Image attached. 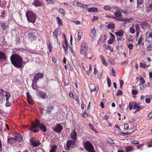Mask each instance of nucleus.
Instances as JSON below:
<instances>
[{
    "instance_id": "obj_1",
    "label": "nucleus",
    "mask_w": 152,
    "mask_h": 152,
    "mask_svg": "<svg viewBox=\"0 0 152 152\" xmlns=\"http://www.w3.org/2000/svg\"><path fill=\"white\" fill-rule=\"evenodd\" d=\"M10 60L12 64L15 66L19 68L23 67V58L18 54H13L11 56Z\"/></svg>"
},
{
    "instance_id": "obj_2",
    "label": "nucleus",
    "mask_w": 152,
    "mask_h": 152,
    "mask_svg": "<svg viewBox=\"0 0 152 152\" xmlns=\"http://www.w3.org/2000/svg\"><path fill=\"white\" fill-rule=\"evenodd\" d=\"M39 128L44 132L46 131L45 126L38 121L36 120L35 122L32 123L31 127L29 128V130L31 132H37L39 131Z\"/></svg>"
},
{
    "instance_id": "obj_3",
    "label": "nucleus",
    "mask_w": 152,
    "mask_h": 152,
    "mask_svg": "<svg viewBox=\"0 0 152 152\" xmlns=\"http://www.w3.org/2000/svg\"><path fill=\"white\" fill-rule=\"evenodd\" d=\"M26 15L28 22L33 23H35L36 17L35 15L32 12L28 11L26 12Z\"/></svg>"
},
{
    "instance_id": "obj_4",
    "label": "nucleus",
    "mask_w": 152,
    "mask_h": 152,
    "mask_svg": "<svg viewBox=\"0 0 152 152\" xmlns=\"http://www.w3.org/2000/svg\"><path fill=\"white\" fill-rule=\"evenodd\" d=\"M88 49V47L87 43L85 42H83L81 45L80 53L82 54H84V57H86L87 56L86 52Z\"/></svg>"
},
{
    "instance_id": "obj_5",
    "label": "nucleus",
    "mask_w": 152,
    "mask_h": 152,
    "mask_svg": "<svg viewBox=\"0 0 152 152\" xmlns=\"http://www.w3.org/2000/svg\"><path fill=\"white\" fill-rule=\"evenodd\" d=\"M76 141L69 140H68L66 142L65 149L66 150H69L70 148H72L76 146Z\"/></svg>"
},
{
    "instance_id": "obj_6",
    "label": "nucleus",
    "mask_w": 152,
    "mask_h": 152,
    "mask_svg": "<svg viewBox=\"0 0 152 152\" xmlns=\"http://www.w3.org/2000/svg\"><path fill=\"white\" fill-rule=\"evenodd\" d=\"M85 145L86 148L89 152H95L93 146L90 142H86L85 143Z\"/></svg>"
},
{
    "instance_id": "obj_7",
    "label": "nucleus",
    "mask_w": 152,
    "mask_h": 152,
    "mask_svg": "<svg viewBox=\"0 0 152 152\" xmlns=\"http://www.w3.org/2000/svg\"><path fill=\"white\" fill-rule=\"evenodd\" d=\"M10 93L8 92H5L4 91L1 89L0 90V101H4L5 99L4 96L6 98V95L7 93Z\"/></svg>"
},
{
    "instance_id": "obj_8",
    "label": "nucleus",
    "mask_w": 152,
    "mask_h": 152,
    "mask_svg": "<svg viewBox=\"0 0 152 152\" xmlns=\"http://www.w3.org/2000/svg\"><path fill=\"white\" fill-rule=\"evenodd\" d=\"M70 136L72 140L76 141L77 138V134L75 130H73L72 132L70 133Z\"/></svg>"
},
{
    "instance_id": "obj_9",
    "label": "nucleus",
    "mask_w": 152,
    "mask_h": 152,
    "mask_svg": "<svg viewBox=\"0 0 152 152\" xmlns=\"http://www.w3.org/2000/svg\"><path fill=\"white\" fill-rule=\"evenodd\" d=\"M43 76V74L42 73H38L34 76V81H37L39 78H42Z\"/></svg>"
},
{
    "instance_id": "obj_10",
    "label": "nucleus",
    "mask_w": 152,
    "mask_h": 152,
    "mask_svg": "<svg viewBox=\"0 0 152 152\" xmlns=\"http://www.w3.org/2000/svg\"><path fill=\"white\" fill-rule=\"evenodd\" d=\"M140 26L142 29L149 28L150 27V25L146 22H142L141 23Z\"/></svg>"
},
{
    "instance_id": "obj_11",
    "label": "nucleus",
    "mask_w": 152,
    "mask_h": 152,
    "mask_svg": "<svg viewBox=\"0 0 152 152\" xmlns=\"http://www.w3.org/2000/svg\"><path fill=\"white\" fill-rule=\"evenodd\" d=\"M63 129L62 126L60 124H58L54 128V130L57 132H60Z\"/></svg>"
},
{
    "instance_id": "obj_12",
    "label": "nucleus",
    "mask_w": 152,
    "mask_h": 152,
    "mask_svg": "<svg viewBox=\"0 0 152 152\" xmlns=\"http://www.w3.org/2000/svg\"><path fill=\"white\" fill-rule=\"evenodd\" d=\"M10 97V93H7L6 95V100L7 101V102L5 104V105L7 107H10L11 105V103L8 101L9 98Z\"/></svg>"
},
{
    "instance_id": "obj_13",
    "label": "nucleus",
    "mask_w": 152,
    "mask_h": 152,
    "mask_svg": "<svg viewBox=\"0 0 152 152\" xmlns=\"http://www.w3.org/2000/svg\"><path fill=\"white\" fill-rule=\"evenodd\" d=\"M37 94L43 99H45L47 96L45 93L41 91H38Z\"/></svg>"
},
{
    "instance_id": "obj_14",
    "label": "nucleus",
    "mask_w": 152,
    "mask_h": 152,
    "mask_svg": "<svg viewBox=\"0 0 152 152\" xmlns=\"http://www.w3.org/2000/svg\"><path fill=\"white\" fill-rule=\"evenodd\" d=\"M30 142L34 147L38 146L40 144L39 141H35L31 140Z\"/></svg>"
},
{
    "instance_id": "obj_15",
    "label": "nucleus",
    "mask_w": 152,
    "mask_h": 152,
    "mask_svg": "<svg viewBox=\"0 0 152 152\" xmlns=\"http://www.w3.org/2000/svg\"><path fill=\"white\" fill-rule=\"evenodd\" d=\"M90 89L91 92L94 91H96L97 92L99 90V88L97 86H96L94 85H91L90 87Z\"/></svg>"
},
{
    "instance_id": "obj_16",
    "label": "nucleus",
    "mask_w": 152,
    "mask_h": 152,
    "mask_svg": "<svg viewBox=\"0 0 152 152\" xmlns=\"http://www.w3.org/2000/svg\"><path fill=\"white\" fill-rule=\"evenodd\" d=\"M134 109L140 110L141 109H143V107L142 106H140V104L134 102Z\"/></svg>"
},
{
    "instance_id": "obj_17",
    "label": "nucleus",
    "mask_w": 152,
    "mask_h": 152,
    "mask_svg": "<svg viewBox=\"0 0 152 152\" xmlns=\"http://www.w3.org/2000/svg\"><path fill=\"white\" fill-rule=\"evenodd\" d=\"M32 4L36 7H40L41 6V3L39 0H34Z\"/></svg>"
},
{
    "instance_id": "obj_18",
    "label": "nucleus",
    "mask_w": 152,
    "mask_h": 152,
    "mask_svg": "<svg viewBox=\"0 0 152 152\" xmlns=\"http://www.w3.org/2000/svg\"><path fill=\"white\" fill-rule=\"evenodd\" d=\"M15 138L16 141L19 142H20L22 140L23 138L22 135L20 134H18L16 136Z\"/></svg>"
},
{
    "instance_id": "obj_19",
    "label": "nucleus",
    "mask_w": 152,
    "mask_h": 152,
    "mask_svg": "<svg viewBox=\"0 0 152 152\" xmlns=\"http://www.w3.org/2000/svg\"><path fill=\"white\" fill-rule=\"evenodd\" d=\"M96 30L94 28H93L91 30V32L90 33V35L92 37H96Z\"/></svg>"
},
{
    "instance_id": "obj_20",
    "label": "nucleus",
    "mask_w": 152,
    "mask_h": 152,
    "mask_svg": "<svg viewBox=\"0 0 152 152\" xmlns=\"http://www.w3.org/2000/svg\"><path fill=\"white\" fill-rule=\"evenodd\" d=\"M76 5L78 7L83 8L86 9L87 7V5H83L82 3L78 2H76Z\"/></svg>"
},
{
    "instance_id": "obj_21",
    "label": "nucleus",
    "mask_w": 152,
    "mask_h": 152,
    "mask_svg": "<svg viewBox=\"0 0 152 152\" xmlns=\"http://www.w3.org/2000/svg\"><path fill=\"white\" fill-rule=\"evenodd\" d=\"M0 25L4 30L6 29L8 27V24L6 23H1Z\"/></svg>"
},
{
    "instance_id": "obj_22",
    "label": "nucleus",
    "mask_w": 152,
    "mask_h": 152,
    "mask_svg": "<svg viewBox=\"0 0 152 152\" xmlns=\"http://www.w3.org/2000/svg\"><path fill=\"white\" fill-rule=\"evenodd\" d=\"M88 11L89 12H95L98 11L97 8L95 7H91L88 8Z\"/></svg>"
},
{
    "instance_id": "obj_23",
    "label": "nucleus",
    "mask_w": 152,
    "mask_h": 152,
    "mask_svg": "<svg viewBox=\"0 0 152 152\" xmlns=\"http://www.w3.org/2000/svg\"><path fill=\"white\" fill-rule=\"evenodd\" d=\"M8 142L10 144H12L14 143L16 140L15 138H9L7 140Z\"/></svg>"
},
{
    "instance_id": "obj_24",
    "label": "nucleus",
    "mask_w": 152,
    "mask_h": 152,
    "mask_svg": "<svg viewBox=\"0 0 152 152\" xmlns=\"http://www.w3.org/2000/svg\"><path fill=\"white\" fill-rule=\"evenodd\" d=\"M37 81H34V80L33 81V83L32 84V87L33 89L37 90L38 88L37 86Z\"/></svg>"
},
{
    "instance_id": "obj_25",
    "label": "nucleus",
    "mask_w": 152,
    "mask_h": 152,
    "mask_svg": "<svg viewBox=\"0 0 152 152\" xmlns=\"http://www.w3.org/2000/svg\"><path fill=\"white\" fill-rule=\"evenodd\" d=\"M107 27L108 29H111L114 28L115 25L113 23H110L108 24Z\"/></svg>"
},
{
    "instance_id": "obj_26",
    "label": "nucleus",
    "mask_w": 152,
    "mask_h": 152,
    "mask_svg": "<svg viewBox=\"0 0 152 152\" xmlns=\"http://www.w3.org/2000/svg\"><path fill=\"white\" fill-rule=\"evenodd\" d=\"M6 59V56L3 52L0 51V59Z\"/></svg>"
},
{
    "instance_id": "obj_27",
    "label": "nucleus",
    "mask_w": 152,
    "mask_h": 152,
    "mask_svg": "<svg viewBox=\"0 0 152 152\" xmlns=\"http://www.w3.org/2000/svg\"><path fill=\"white\" fill-rule=\"evenodd\" d=\"M144 0H137V7H139L143 3Z\"/></svg>"
},
{
    "instance_id": "obj_28",
    "label": "nucleus",
    "mask_w": 152,
    "mask_h": 152,
    "mask_svg": "<svg viewBox=\"0 0 152 152\" xmlns=\"http://www.w3.org/2000/svg\"><path fill=\"white\" fill-rule=\"evenodd\" d=\"M59 13L61 15L64 16L65 15V12L64 9L60 8L59 9Z\"/></svg>"
},
{
    "instance_id": "obj_29",
    "label": "nucleus",
    "mask_w": 152,
    "mask_h": 152,
    "mask_svg": "<svg viewBox=\"0 0 152 152\" xmlns=\"http://www.w3.org/2000/svg\"><path fill=\"white\" fill-rule=\"evenodd\" d=\"M140 66L143 68H146L150 66L149 64L146 65V64H144L143 63H140Z\"/></svg>"
},
{
    "instance_id": "obj_30",
    "label": "nucleus",
    "mask_w": 152,
    "mask_h": 152,
    "mask_svg": "<svg viewBox=\"0 0 152 152\" xmlns=\"http://www.w3.org/2000/svg\"><path fill=\"white\" fill-rule=\"evenodd\" d=\"M114 14L116 16L115 17L113 18L115 19V18L120 16L121 15V13L120 11H117L115 12Z\"/></svg>"
},
{
    "instance_id": "obj_31",
    "label": "nucleus",
    "mask_w": 152,
    "mask_h": 152,
    "mask_svg": "<svg viewBox=\"0 0 152 152\" xmlns=\"http://www.w3.org/2000/svg\"><path fill=\"white\" fill-rule=\"evenodd\" d=\"M57 146L56 145H54L51 147V150L49 152H56L57 149Z\"/></svg>"
},
{
    "instance_id": "obj_32",
    "label": "nucleus",
    "mask_w": 152,
    "mask_h": 152,
    "mask_svg": "<svg viewBox=\"0 0 152 152\" xmlns=\"http://www.w3.org/2000/svg\"><path fill=\"white\" fill-rule=\"evenodd\" d=\"M145 9L148 12H149L151 11L152 10V3L149 5V7H147Z\"/></svg>"
},
{
    "instance_id": "obj_33",
    "label": "nucleus",
    "mask_w": 152,
    "mask_h": 152,
    "mask_svg": "<svg viewBox=\"0 0 152 152\" xmlns=\"http://www.w3.org/2000/svg\"><path fill=\"white\" fill-rule=\"evenodd\" d=\"M125 150L126 152H130L133 150V148L132 146H128L126 148Z\"/></svg>"
},
{
    "instance_id": "obj_34",
    "label": "nucleus",
    "mask_w": 152,
    "mask_h": 152,
    "mask_svg": "<svg viewBox=\"0 0 152 152\" xmlns=\"http://www.w3.org/2000/svg\"><path fill=\"white\" fill-rule=\"evenodd\" d=\"M140 83L139 84V86H141V85L144 84L145 83V80L142 77H140Z\"/></svg>"
},
{
    "instance_id": "obj_35",
    "label": "nucleus",
    "mask_w": 152,
    "mask_h": 152,
    "mask_svg": "<svg viewBox=\"0 0 152 152\" xmlns=\"http://www.w3.org/2000/svg\"><path fill=\"white\" fill-rule=\"evenodd\" d=\"M146 36L148 38H152V32L147 31L146 33Z\"/></svg>"
},
{
    "instance_id": "obj_36",
    "label": "nucleus",
    "mask_w": 152,
    "mask_h": 152,
    "mask_svg": "<svg viewBox=\"0 0 152 152\" xmlns=\"http://www.w3.org/2000/svg\"><path fill=\"white\" fill-rule=\"evenodd\" d=\"M56 19L58 21V23L59 24V26H61L62 25V20H61L60 18L58 17H56Z\"/></svg>"
},
{
    "instance_id": "obj_37",
    "label": "nucleus",
    "mask_w": 152,
    "mask_h": 152,
    "mask_svg": "<svg viewBox=\"0 0 152 152\" xmlns=\"http://www.w3.org/2000/svg\"><path fill=\"white\" fill-rule=\"evenodd\" d=\"M135 28L136 32L140 31V25L138 24H136L135 25Z\"/></svg>"
},
{
    "instance_id": "obj_38",
    "label": "nucleus",
    "mask_w": 152,
    "mask_h": 152,
    "mask_svg": "<svg viewBox=\"0 0 152 152\" xmlns=\"http://www.w3.org/2000/svg\"><path fill=\"white\" fill-rule=\"evenodd\" d=\"M115 35L118 36L122 37L123 35V33L121 31H118L115 33Z\"/></svg>"
},
{
    "instance_id": "obj_39",
    "label": "nucleus",
    "mask_w": 152,
    "mask_h": 152,
    "mask_svg": "<svg viewBox=\"0 0 152 152\" xmlns=\"http://www.w3.org/2000/svg\"><path fill=\"white\" fill-rule=\"evenodd\" d=\"M83 33L82 32H78V40L80 39L83 37Z\"/></svg>"
},
{
    "instance_id": "obj_40",
    "label": "nucleus",
    "mask_w": 152,
    "mask_h": 152,
    "mask_svg": "<svg viewBox=\"0 0 152 152\" xmlns=\"http://www.w3.org/2000/svg\"><path fill=\"white\" fill-rule=\"evenodd\" d=\"M28 102L29 104H33L34 103V100H33L32 97L27 99Z\"/></svg>"
},
{
    "instance_id": "obj_41",
    "label": "nucleus",
    "mask_w": 152,
    "mask_h": 152,
    "mask_svg": "<svg viewBox=\"0 0 152 152\" xmlns=\"http://www.w3.org/2000/svg\"><path fill=\"white\" fill-rule=\"evenodd\" d=\"M117 20H119L121 21L126 22L129 21L131 20V19L130 18H125L124 19H117Z\"/></svg>"
},
{
    "instance_id": "obj_42",
    "label": "nucleus",
    "mask_w": 152,
    "mask_h": 152,
    "mask_svg": "<svg viewBox=\"0 0 152 152\" xmlns=\"http://www.w3.org/2000/svg\"><path fill=\"white\" fill-rule=\"evenodd\" d=\"M141 86H140V90L142 92L146 88V86L144 84L143 85H141Z\"/></svg>"
},
{
    "instance_id": "obj_43",
    "label": "nucleus",
    "mask_w": 152,
    "mask_h": 152,
    "mask_svg": "<svg viewBox=\"0 0 152 152\" xmlns=\"http://www.w3.org/2000/svg\"><path fill=\"white\" fill-rule=\"evenodd\" d=\"M100 57L101 58V61H102V62L103 64H104L105 66H107V64L106 62L105 61V60L104 59V57L102 56H100Z\"/></svg>"
},
{
    "instance_id": "obj_44",
    "label": "nucleus",
    "mask_w": 152,
    "mask_h": 152,
    "mask_svg": "<svg viewBox=\"0 0 152 152\" xmlns=\"http://www.w3.org/2000/svg\"><path fill=\"white\" fill-rule=\"evenodd\" d=\"M28 36L29 37L32 38L34 39H35L36 38V36L33 33H30L28 34Z\"/></svg>"
},
{
    "instance_id": "obj_45",
    "label": "nucleus",
    "mask_w": 152,
    "mask_h": 152,
    "mask_svg": "<svg viewBox=\"0 0 152 152\" xmlns=\"http://www.w3.org/2000/svg\"><path fill=\"white\" fill-rule=\"evenodd\" d=\"M134 102H130L129 104V107L130 110H131L133 107V106L134 105Z\"/></svg>"
},
{
    "instance_id": "obj_46",
    "label": "nucleus",
    "mask_w": 152,
    "mask_h": 152,
    "mask_svg": "<svg viewBox=\"0 0 152 152\" xmlns=\"http://www.w3.org/2000/svg\"><path fill=\"white\" fill-rule=\"evenodd\" d=\"M107 83L108 84V86L109 87H110V85L111 84V81L110 79L108 77H107Z\"/></svg>"
},
{
    "instance_id": "obj_47",
    "label": "nucleus",
    "mask_w": 152,
    "mask_h": 152,
    "mask_svg": "<svg viewBox=\"0 0 152 152\" xmlns=\"http://www.w3.org/2000/svg\"><path fill=\"white\" fill-rule=\"evenodd\" d=\"M133 46V44H129L127 45V47L129 48V50H131L132 49Z\"/></svg>"
},
{
    "instance_id": "obj_48",
    "label": "nucleus",
    "mask_w": 152,
    "mask_h": 152,
    "mask_svg": "<svg viewBox=\"0 0 152 152\" xmlns=\"http://www.w3.org/2000/svg\"><path fill=\"white\" fill-rule=\"evenodd\" d=\"M115 40V39H110L108 40L107 43L108 44H112L113 42Z\"/></svg>"
},
{
    "instance_id": "obj_49",
    "label": "nucleus",
    "mask_w": 152,
    "mask_h": 152,
    "mask_svg": "<svg viewBox=\"0 0 152 152\" xmlns=\"http://www.w3.org/2000/svg\"><path fill=\"white\" fill-rule=\"evenodd\" d=\"M107 141L109 143L111 144H113L114 143V142L113 140L111 139L110 138H109L107 139Z\"/></svg>"
},
{
    "instance_id": "obj_50",
    "label": "nucleus",
    "mask_w": 152,
    "mask_h": 152,
    "mask_svg": "<svg viewBox=\"0 0 152 152\" xmlns=\"http://www.w3.org/2000/svg\"><path fill=\"white\" fill-rule=\"evenodd\" d=\"M129 32L132 34H134L135 32V30L132 27L130 28Z\"/></svg>"
},
{
    "instance_id": "obj_51",
    "label": "nucleus",
    "mask_w": 152,
    "mask_h": 152,
    "mask_svg": "<svg viewBox=\"0 0 152 152\" xmlns=\"http://www.w3.org/2000/svg\"><path fill=\"white\" fill-rule=\"evenodd\" d=\"M108 49H109L111 52H113L114 51L113 48L110 45H108L107 46Z\"/></svg>"
},
{
    "instance_id": "obj_52",
    "label": "nucleus",
    "mask_w": 152,
    "mask_h": 152,
    "mask_svg": "<svg viewBox=\"0 0 152 152\" xmlns=\"http://www.w3.org/2000/svg\"><path fill=\"white\" fill-rule=\"evenodd\" d=\"M103 8L106 10H111V8L109 5H106L104 6Z\"/></svg>"
},
{
    "instance_id": "obj_53",
    "label": "nucleus",
    "mask_w": 152,
    "mask_h": 152,
    "mask_svg": "<svg viewBox=\"0 0 152 152\" xmlns=\"http://www.w3.org/2000/svg\"><path fill=\"white\" fill-rule=\"evenodd\" d=\"M142 35H141L139 37V38L138 39V44H141V42H142Z\"/></svg>"
},
{
    "instance_id": "obj_54",
    "label": "nucleus",
    "mask_w": 152,
    "mask_h": 152,
    "mask_svg": "<svg viewBox=\"0 0 152 152\" xmlns=\"http://www.w3.org/2000/svg\"><path fill=\"white\" fill-rule=\"evenodd\" d=\"M119 83L120 84V87L121 88H122V87L124 84V82L122 80H119Z\"/></svg>"
},
{
    "instance_id": "obj_55",
    "label": "nucleus",
    "mask_w": 152,
    "mask_h": 152,
    "mask_svg": "<svg viewBox=\"0 0 152 152\" xmlns=\"http://www.w3.org/2000/svg\"><path fill=\"white\" fill-rule=\"evenodd\" d=\"M63 47L64 49L65 50V52L66 53V50H67V44H63Z\"/></svg>"
},
{
    "instance_id": "obj_56",
    "label": "nucleus",
    "mask_w": 152,
    "mask_h": 152,
    "mask_svg": "<svg viewBox=\"0 0 152 152\" xmlns=\"http://www.w3.org/2000/svg\"><path fill=\"white\" fill-rule=\"evenodd\" d=\"M119 133H120V134H119L120 135H121L122 134H123L124 135H130L131 134V133L129 132H126V133L121 132H119Z\"/></svg>"
},
{
    "instance_id": "obj_57",
    "label": "nucleus",
    "mask_w": 152,
    "mask_h": 152,
    "mask_svg": "<svg viewBox=\"0 0 152 152\" xmlns=\"http://www.w3.org/2000/svg\"><path fill=\"white\" fill-rule=\"evenodd\" d=\"M122 94V92L121 90H119L117 93H116V95L117 96L121 95Z\"/></svg>"
},
{
    "instance_id": "obj_58",
    "label": "nucleus",
    "mask_w": 152,
    "mask_h": 152,
    "mask_svg": "<svg viewBox=\"0 0 152 152\" xmlns=\"http://www.w3.org/2000/svg\"><path fill=\"white\" fill-rule=\"evenodd\" d=\"M152 48V45H148L147 47V49L148 51H151Z\"/></svg>"
},
{
    "instance_id": "obj_59",
    "label": "nucleus",
    "mask_w": 152,
    "mask_h": 152,
    "mask_svg": "<svg viewBox=\"0 0 152 152\" xmlns=\"http://www.w3.org/2000/svg\"><path fill=\"white\" fill-rule=\"evenodd\" d=\"M148 147L150 148L152 147V139L148 143Z\"/></svg>"
},
{
    "instance_id": "obj_60",
    "label": "nucleus",
    "mask_w": 152,
    "mask_h": 152,
    "mask_svg": "<svg viewBox=\"0 0 152 152\" xmlns=\"http://www.w3.org/2000/svg\"><path fill=\"white\" fill-rule=\"evenodd\" d=\"M132 143L134 145L138 144H139V142L137 140H133L132 142Z\"/></svg>"
},
{
    "instance_id": "obj_61",
    "label": "nucleus",
    "mask_w": 152,
    "mask_h": 152,
    "mask_svg": "<svg viewBox=\"0 0 152 152\" xmlns=\"http://www.w3.org/2000/svg\"><path fill=\"white\" fill-rule=\"evenodd\" d=\"M57 33L58 31L57 30H55L53 33V35L55 37H56V38H57Z\"/></svg>"
},
{
    "instance_id": "obj_62",
    "label": "nucleus",
    "mask_w": 152,
    "mask_h": 152,
    "mask_svg": "<svg viewBox=\"0 0 152 152\" xmlns=\"http://www.w3.org/2000/svg\"><path fill=\"white\" fill-rule=\"evenodd\" d=\"M64 5L65 7H66L67 8H69L71 7V6L69 4L66 3H64Z\"/></svg>"
},
{
    "instance_id": "obj_63",
    "label": "nucleus",
    "mask_w": 152,
    "mask_h": 152,
    "mask_svg": "<svg viewBox=\"0 0 152 152\" xmlns=\"http://www.w3.org/2000/svg\"><path fill=\"white\" fill-rule=\"evenodd\" d=\"M88 116V114L86 112H85L83 115V117L84 118H86Z\"/></svg>"
},
{
    "instance_id": "obj_64",
    "label": "nucleus",
    "mask_w": 152,
    "mask_h": 152,
    "mask_svg": "<svg viewBox=\"0 0 152 152\" xmlns=\"http://www.w3.org/2000/svg\"><path fill=\"white\" fill-rule=\"evenodd\" d=\"M148 116L150 119H151L152 118V111L149 113Z\"/></svg>"
}]
</instances>
